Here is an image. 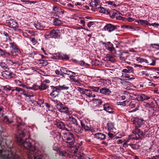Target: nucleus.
Masks as SVG:
<instances>
[{"instance_id":"1","label":"nucleus","mask_w":159,"mask_h":159,"mask_svg":"<svg viewBox=\"0 0 159 159\" xmlns=\"http://www.w3.org/2000/svg\"><path fill=\"white\" fill-rule=\"evenodd\" d=\"M20 132L16 137L17 142L18 144L23 145L25 148L27 149V154L28 159H44L42 155L36 152L35 148L29 142L28 139H26L25 141L24 140L25 136L24 132L22 131Z\"/></svg>"},{"instance_id":"2","label":"nucleus","mask_w":159,"mask_h":159,"mask_svg":"<svg viewBox=\"0 0 159 159\" xmlns=\"http://www.w3.org/2000/svg\"><path fill=\"white\" fill-rule=\"evenodd\" d=\"M63 134L64 141L68 144L69 147H71L75 142L74 135L70 132L64 133Z\"/></svg>"},{"instance_id":"3","label":"nucleus","mask_w":159,"mask_h":159,"mask_svg":"<svg viewBox=\"0 0 159 159\" xmlns=\"http://www.w3.org/2000/svg\"><path fill=\"white\" fill-rule=\"evenodd\" d=\"M119 99L120 100H125L122 102H119L118 105L125 106L126 105L129 104L128 102H130L131 99V96L129 93H125L119 97Z\"/></svg>"},{"instance_id":"4","label":"nucleus","mask_w":159,"mask_h":159,"mask_svg":"<svg viewBox=\"0 0 159 159\" xmlns=\"http://www.w3.org/2000/svg\"><path fill=\"white\" fill-rule=\"evenodd\" d=\"M9 44L10 45V48L11 49V52L13 55L16 56L20 54L21 52L20 49L15 43H10Z\"/></svg>"},{"instance_id":"5","label":"nucleus","mask_w":159,"mask_h":159,"mask_svg":"<svg viewBox=\"0 0 159 159\" xmlns=\"http://www.w3.org/2000/svg\"><path fill=\"white\" fill-rule=\"evenodd\" d=\"M56 107L58 110L61 112L65 114H67L69 112V111L68 107L61 102H59V103L57 104Z\"/></svg>"},{"instance_id":"6","label":"nucleus","mask_w":159,"mask_h":159,"mask_svg":"<svg viewBox=\"0 0 159 159\" xmlns=\"http://www.w3.org/2000/svg\"><path fill=\"white\" fill-rule=\"evenodd\" d=\"M47 36L55 39H59L61 36V33L58 30L53 29L50 31L49 34Z\"/></svg>"},{"instance_id":"7","label":"nucleus","mask_w":159,"mask_h":159,"mask_svg":"<svg viewBox=\"0 0 159 159\" xmlns=\"http://www.w3.org/2000/svg\"><path fill=\"white\" fill-rule=\"evenodd\" d=\"M5 23L7 26L14 29L17 28L19 27L17 22L13 19L6 20Z\"/></svg>"},{"instance_id":"8","label":"nucleus","mask_w":159,"mask_h":159,"mask_svg":"<svg viewBox=\"0 0 159 159\" xmlns=\"http://www.w3.org/2000/svg\"><path fill=\"white\" fill-rule=\"evenodd\" d=\"M132 139H138L141 138L143 136V133L139 129L135 128L133 131Z\"/></svg>"},{"instance_id":"9","label":"nucleus","mask_w":159,"mask_h":159,"mask_svg":"<svg viewBox=\"0 0 159 159\" xmlns=\"http://www.w3.org/2000/svg\"><path fill=\"white\" fill-rule=\"evenodd\" d=\"M47 23L44 21H35L34 22V25L37 29L43 30L44 28L46 27Z\"/></svg>"},{"instance_id":"10","label":"nucleus","mask_w":159,"mask_h":159,"mask_svg":"<svg viewBox=\"0 0 159 159\" xmlns=\"http://www.w3.org/2000/svg\"><path fill=\"white\" fill-rule=\"evenodd\" d=\"M1 75L5 78L11 79L14 77L15 75L10 70H5L1 73Z\"/></svg>"},{"instance_id":"11","label":"nucleus","mask_w":159,"mask_h":159,"mask_svg":"<svg viewBox=\"0 0 159 159\" xmlns=\"http://www.w3.org/2000/svg\"><path fill=\"white\" fill-rule=\"evenodd\" d=\"M80 124L82 127L85 131L89 130V120L88 119H83L80 120Z\"/></svg>"},{"instance_id":"12","label":"nucleus","mask_w":159,"mask_h":159,"mask_svg":"<svg viewBox=\"0 0 159 159\" xmlns=\"http://www.w3.org/2000/svg\"><path fill=\"white\" fill-rule=\"evenodd\" d=\"M97 23L96 22L90 21V31H91V34H90V36L91 35L95 36L96 29L97 27Z\"/></svg>"},{"instance_id":"13","label":"nucleus","mask_w":159,"mask_h":159,"mask_svg":"<svg viewBox=\"0 0 159 159\" xmlns=\"http://www.w3.org/2000/svg\"><path fill=\"white\" fill-rule=\"evenodd\" d=\"M91 2H90V7H92L91 9V10L92 11H94L95 10L99 7H97V6L100 3L99 0H91Z\"/></svg>"},{"instance_id":"14","label":"nucleus","mask_w":159,"mask_h":159,"mask_svg":"<svg viewBox=\"0 0 159 159\" xmlns=\"http://www.w3.org/2000/svg\"><path fill=\"white\" fill-rule=\"evenodd\" d=\"M51 88L52 89V92L50 93V95L53 98H55L58 95V93L59 92V91L57 87L51 86Z\"/></svg>"},{"instance_id":"15","label":"nucleus","mask_w":159,"mask_h":159,"mask_svg":"<svg viewBox=\"0 0 159 159\" xmlns=\"http://www.w3.org/2000/svg\"><path fill=\"white\" fill-rule=\"evenodd\" d=\"M57 55L59 57V60H62L63 61H68L70 58L69 56L65 53L59 52V54Z\"/></svg>"},{"instance_id":"16","label":"nucleus","mask_w":159,"mask_h":159,"mask_svg":"<svg viewBox=\"0 0 159 159\" xmlns=\"http://www.w3.org/2000/svg\"><path fill=\"white\" fill-rule=\"evenodd\" d=\"M116 29V26L111 24H109L106 25L104 29L105 31H107L109 32H111Z\"/></svg>"},{"instance_id":"17","label":"nucleus","mask_w":159,"mask_h":159,"mask_svg":"<svg viewBox=\"0 0 159 159\" xmlns=\"http://www.w3.org/2000/svg\"><path fill=\"white\" fill-rule=\"evenodd\" d=\"M79 147L78 146L72 147H71L72 153H76L75 156L78 157L77 159H81L82 157V155L80 153H76L78 151Z\"/></svg>"},{"instance_id":"18","label":"nucleus","mask_w":159,"mask_h":159,"mask_svg":"<svg viewBox=\"0 0 159 159\" xmlns=\"http://www.w3.org/2000/svg\"><path fill=\"white\" fill-rule=\"evenodd\" d=\"M53 19L52 23L53 25L55 26H59L63 24V22L58 18L54 17H51Z\"/></svg>"},{"instance_id":"19","label":"nucleus","mask_w":159,"mask_h":159,"mask_svg":"<svg viewBox=\"0 0 159 159\" xmlns=\"http://www.w3.org/2000/svg\"><path fill=\"white\" fill-rule=\"evenodd\" d=\"M2 117L3 121L7 124H11L13 122L12 118H8L7 116L4 115L3 113L2 114Z\"/></svg>"},{"instance_id":"20","label":"nucleus","mask_w":159,"mask_h":159,"mask_svg":"<svg viewBox=\"0 0 159 159\" xmlns=\"http://www.w3.org/2000/svg\"><path fill=\"white\" fill-rule=\"evenodd\" d=\"M91 102H92L93 105L94 106L100 105L102 103V101L98 98L92 99Z\"/></svg>"},{"instance_id":"21","label":"nucleus","mask_w":159,"mask_h":159,"mask_svg":"<svg viewBox=\"0 0 159 159\" xmlns=\"http://www.w3.org/2000/svg\"><path fill=\"white\" fill-rule=\"evenodd\" d=\"M143 120L142 119H139L138 117L134 118L133 120L134 123L135 125H137L138 126L140 127L141 125L143 124Z\"/></svg>"},{"instance_id":"22","label":"nucleus","mask_w":159,"mask_h":159,"mask_svg":"<svg viewBox=\"0 0 159 159\" xmlns=\"http://www.w3.org/2000/svg\"><path fill=\"white\" fill-rule=\"evenodd\" d=\"M94 136L95 138L100 140L105 139L106 137L105 134L100 133H98L95 134Z\"/></svg>"},{"instance_id":"23","label":"nucleus","mask_w":159,"mask_h":159,"mask_svg":"<svg viewBox=\"0 0 159 159\" xmlns=\"http://www.w3.org/2000/svg\"><path fill=\"white\" fill-rule=\"evenodd\" d=\"M134 71V70L133 67L129 66H127L126 67V68L122 70V72L125 73H130L131 72H133Z\"/></svg>"},{"instance_id":"24","label":"nucleus","mask_w":159,"mask_h":159,"mask_svg":"<svg viewBox=\"0 0 159 159\" xmlns=\"http://www.w3.org/2000/svg\"><path fill=\"white\" fill-rule=\"evenodd\" d=\"M100 92L101 93L104 94H109L111 92V91L108 89L105 88L101 89L100 90Z\"/></svg>"},{"instance_id":"25","label":"nucleus","mask_w":159,"mask_h":159,"mask_svg":"<svg viewBox=\"0 0 159 159\" xmlns=\"http://www.w3.org/2000/svg\"><path fill=\"white\" fill-rule=\"evenodd\" d=\"M104 110L107 112L109 113H112V108L109 106L108 104H105L104 105Z\"/></svg>"},{"instance_id":"26","label":"nucleus","mask_w":159,"mask_h":159,"mask_svg":"<svg viewBox=\"0 0 159 159\" xmlns=\"http://www.w3.org/2000/svg\"><path fill=\"white\" fill-rule=\"evenodd\" d=\"M100 10L99 12L101 13H103L105 14H108L110 12V10L107 8H105L102 7H100Z\"/></svg>"},{"instance_id":"27","label":"nucleus","mask_w":159,"mask_h":159,"mask_svg":"<svg viewBox=\"0 0 159 159\" xmlns=\"http://www.w3.org/2000/svg\"><path fill=\"white\" fill-rule=\"evenodd\" d=\"M75 74V73L70 71V73H69L68 75H70V78L71 80H72L74 82H77L78 80H77L74 78Z\"/></svg>"},{"instance_id":"28","label":"nucleus","mask_w":159,"mask_h":159,"mask_svg":"<svg viewBox=\"0 0 159 159\" xmlns=\"http://www.w3.org/2000/svg\"><path fill=\"white\" fill-rule=\"evenodd\" d=\"M2 150L0 149V159H11L9 157V154H7L5 155L2 154Z\"/></svg>"},{"instance_id":"29","label":"nucleus","mask_w":159,"mask_h":159,"mask_svg":"<svg viewBox=\"0 0 159 159\" xmlns=\"http://www.w3.org/2000/svg\"><path fill=\"white\" fill-rule=\"evenodd\" d=\"M48 87V85L46 84H45L42 82L39 87H38V88H39L40 90H45Z\"/></svg>"},{"instance_id":"30","label":"nucleus","mask_w":159,"mask_h":159,"mask_svg":"<svg viewBox=\"0 0 159 159\" xmlns=\"http://www.w3.org/2000/svg\"><path fill=\"white\" fill-rule=\"evenodd\" d=\"M107 49L111 52L114 56H117L116 51L114 48L108 47Z\"/></svg>"},{"instance_id":"31","label":"nucleus","mask_w":159,"mask_h":159,"mask_svg":"<svg viewBox=\"0 0 159 159\" xmlns=\"http://www.w3.org/2000/svg\"><path fill=\"white\" fill-rule=\"evenodd\" d=\"M82 128L80 127L79 126H78V127H76V128H74V131L75 132L78 134H80L82 132L83 129Z\"/></svg>"},{"instance_id":"32","label":"nucleus","mask_w":159,"mask_h":159,"mask_svg":"<svg viewBox=\"0 0 159 159\" xmlns=\"http://www.w3.org/2000/svg\"><path fill=\"white\" fill-rule=\"evenodd\" d=\"M6 55L10 56V53L7 52L6 50H3L0 48V56L3 57Z\"/></svg>"},{"instance_id":"33","label":"nucleus","mask_w":159,"mask_h":159,"mask_svg":"<svg viewBox=\"0 0 159 159\" xmlns=\"http://www.w3.org/2000/svg\"><path fill=\"white\" fill-rule=\"evenodd\" d=\"M60 71L61 72L64 73L66 75H68V74L70 72V71L68 70L67 68L63 67H61L60 69Z\"/></svg>"},{"instance_id":"34","label":"nucleus","mask_w":159,"mask_h":159,"mask_svg":"<svg viewBox=\"0 0 159 159\" xmlns=\"http://www.w3.org/2000/svg\"><path fill=\"white\" fill-rule=\"evenodd\" d=\"M136 60L137 61H138L139 63H148V61L147 59H143L139 57H136Z\"/></svg>"},{"instance_id":"35","label":"nucleus","mask_w":159,"mask_h":159,"mask_svg":"<svg viewBox=\"0 0 159 159\" xmlns=\"http://www.w3.org/2000/svg\"><path fill=\"white\" fill-rule=\"evenodd\" d=\"M91 64L93 66H98L101 65V62L95 59L92 61Z\"/></svg>"},{"instance_id":"36","label":"nucleus","mask_w":159,"mask_h":159,"mask_svg":"<svg viewBox=\"0 0 159 159\" xmlns=\"http://www.w3.org/2000/svg\"><path fill=\"white\" fill-rule=\"evenodd\" d=\"M107 130L110 131L113 129L114 125L111 122H108L107 124Z\"/></svg>"},{"instance_id":"37","label":"nucleus","mask_w":159,"mask_h":159,"mask_svg":"<svg viewBox=\"0 0 159 159\" xmlns=\"http://www.w3.org/2000/svg\"><path fill=\"white\" fill-rule=\"evenodd\" d=\"M140 101H143L149 99L150 98L145 95L142 94L140 96Z\"/></svg>"},{"instance_id":"38","label":"nucleus","mask_w":159,"mask_h":159,"mask_svg":"<svg viewBox=\"0 0 159 159\" xmlns=\"http://www.w3.org/2000/svg\"><path fill=\"white\" fill-rule=\"evenodd\" d=\"M120 14L121 15L122 14L120 13L119 12L117 11H114L112 13V15L111 16V17L112 18H113L115 17H116V16Z\"/></svg>"},{"instance_id":"39","label":"nucleus","mask_w":159,"mask_h":159,"mask_svg":"<svg viewBox=\"0 0 159 159\" xmlns=\"http://www.w3.org/2000/svg\"><path fill=\"white\" fill-rule=\"evenodd\" d=\"M57 126L61 129H65V125L64 123L61 122L57 124Z\"/></svg>"},{"instance_id":"40","label":"nucleus","mask_w":159,"mask_h":159,"mask_svg":"<svg viewBox=\"0 0 159 159\" xmlns=\"http://www.w3.org/2000/svg\"><path fill=\"white\" fill-rule=\"evenodd\" d=\"M57 87L59 91L60 90H67L69 89V87L66 86L65 84H64L62 86L60 85Z\"/></svg>"},{"instance_id":"41","label":"nucleus","mask_w":159,"mask_h":159,"mask_svg":"<svg viewBox=\"0 0 159 159\" xmlns=\"http://www.w3.org/2000/svg\"><path fill=\"white\" fill-rule=\"evenodd\" d=\"M124 76L125 78L128 79L129 80H132L134 79V78L133 77L132 75H129L128 74H125L124 75Z\"/></svg>"},{"instance_id":"42","label":"nucleus","mask_w":159,"mask_h":159,"mask_svg":"<svg viewBox=\"0 0 159 159\" xmlns=\"http://www.w3.org/2000/svg\"><path fill=\"white\" fill-rule=\"evenodd\" d=\"M2 87L5 90L7 91H9L11 90H12V89H11L12 88H11L10 86L8 85L4 86H2Z\"/></svg>"},{"instance_id":"43","label":"nucleus","mask_w":159,"mask_h":159,"mask_svg":"<svg viewBox=\"0 0 159 159\" xmlns=\"http://www.w3.org/2000/svg\"><path fill=\"white\" fill-rule=\"evenodd\" d=\"M138 22L139 23H140L142 25H148L149 24L148 22L146 20H139Z\"/></svg>"},{"instance_id":"44","label":"nucleus","mask_w":159,"mask_h":159,"mask_svg":"<svg viewBox=\"0 0 159 159\" xmlns=\"http://www.w3.org/2000/svg\"><path fill=\"white\" fill-rule=\"evenodd\" d=\"M30 41L32 42V44L34 45H35L37 43V40L35 39L34 38L30 37Z\"/></svg>"},{"instance_id":"45","label":"nucleus","mask_w":159,"mask_h":159,"mask_svg":"<svg viewBox=\"0 0 159 159\" xmlns=\"http://www.w3.org/2000/svg\"><path fill=\"white\" fill-rule=\"evenodd\" d=\"M141 74L143 75H145L148 77L149 76V74L147 71H141Z\"/></svg>"},{"instance_id":"46","label":"nucleus","mask_w":159,"mask_h":159,"mask_svg":"<svg viewBox=\"0 0 159 159\" xmlns=\"http://www.w3.org/2000/svg\"><path fill=\"white\" fill-rule=\"evenodd\" d=\"M54 98H50L49 99L50 100L53 102L55 104H57V103H59V102H60L57 99H54Z\"/></svg>"},{"instance_id":"47","label":"nucleus","mask_w":159,"mask_h":159,"mask_svg":"<svg viewBox=\"0 0 159 159\" xmlns=\"http://www.w3.org/2000/svg\"><path fill=\"white\" fill-rule=\"evenodd\" d=\"M0 66L3 69L7 68V64L3 62H0Z\"/></svg>"},{"instance_id":"48","label":"nucleus","mask_w":159,"mask_h":159,"mask_svg":"<svg viewBox=\"0 0 159 159\" xmlns=\"http://www.w3.org/2000/svg\"><path fill=\"white\" fill-rule=\"evenodd\" d=\"M70 121L72 123V124H73L74 125L76 126H78V123L77 119H75L73 120H70Z\"/></svg>"},{"instance_id":"49","label":"nucleus","mask_w":159,"mask_h":159,"mask_svg":"<svg viewBox=\"0 0 159 159\" xmlns=\"http://www.w3.org/2000/svg\"><path fill=\"white\" fill-rule=\"evenodd\" d=\"M79 63L78 64H80V66H84L85 65H88L89 66V65L88 64H85V62L83 61H79Z\"/></svg>"},{"instance_id":"50","label":"nucleus","mask_w":159,"mask_h":159,"mask_svg":"<svg viewBox=\"0 0 159 159\" xmlns=\"http://www.w3.org/2000/svg\"><path fill=\"white\" fill-rule=\"evenodd\" d=\"M40 64H42L43 66H44L47 65V61H45L44 60H42L40 61Z\"/></svg>"},{"instance_id":"51","label":"nucleus","mask_w":159,"mask_h":159,"mask_svg":"<svg viewBox=\"0 0 159 159\" xmlns=\"http://www.w3.org/2000/svg\"><path fill=\"white\" fill-rule=\"evenodd\" d=\"M53 11L55 12H58L59 11L58 7L56 5H54Z\"/></svg>"},{"instance_id":"52","label":"nucleus","mask_w":159,"mask_h":159,"mask_svg":"<svg viewBox=\"0 0 159 159\" xmlns=\"http://www.w3.org/2000/svg\"><path fill=\"white\" fill-rule=\"evenodd\" d=\"M22 89L18 87H15L14 89H12V91L13 92L14 90H16L18 92L21 91Z\"/></svg>"},{"instance_id":"53","label":"nucleus","mask_w":159,"mask_h":159,"mask_svg":"<svg viewBox=\"0 0 159 159\" xmlns=\"http://www.w3.org/2000/svg\"><path fill=\"white\" fill-rule=\"evenodd\" d=\"M59 54V52L55 53L54 54V55L52 56V58L54 59H58L59 60V57H58V55L57 54Z\"/></svg>"},{"instance_id":"54","label":"nucleus","mask_w":159,"mask_h":159,"mask_svg":"<svg viewBox=\"0 0 159 159\" xmlns=\"http://www.w3.org/2000/svg\"><path fill=\"white\" fill-rule=\"evenodd\" d=\"M90 88H91L92 89V90L93 91H94L95 92H98V88L94 87H90Z\"/></svg>"},{"instance_id":"55","label":"nucleus","mask_w":159,"mask_h":159,"mask_svg":"<svg viewBox=\"0 0 159 159\" xmlns=\"http://www.w3.org/2000/svg\"><path fill=\"white\" fill-rule=\"evenodd\" d=\"M66 152L64 151H61L60 152V155L62 156H66Z\"/></svg>"},{"instance_id":"56","label":"nucleus","mask_w":159,"mask_h":159,"mask_svg":"<svg viewBox=\"0 0 159 159\" xmlns=\"http://www.w3.org/2000/svg\"><path fill=\"white\" fill-rule=\"evenodd\" d=\"M117 80L118 81H120V83L122 84H123L124 83H125V81L124 80L120 78H117Z\"/></svg>"},{"instance_id":"57","label":"nucleus","mask_w":159,"mask_h":159,"mask_svg":"<svg viewBox=\"0 0 159 159\" xmlns=\"http://www.w3.org/2000/svg\"><path fill=\"white\" fill-rule=\"evenodd\" d=\"M3 33L4 35L6 37H8L10 41H11V39H10V37L9 36L8 34L5 31H3Z\"/></svg>"},{"instance_id":"58","label":"nucleus","mask_w":159,"mask_h":159,"mask_svg":"<svg viewBox=\"0 0 159 159\" xmlns=\"http://www.w3.org/2000/svg\"><path fill=\"white\" fill-rule=\"evenodd\" d=\"M116 19L117 20H124V18L122 17L121 16L118 15L116 17Z\"/></svg>"},{"instance_id":"59","label":"nucleus","mask_w":159,"mask_h":159,"mask_svg":"<svg viewBox=\"0 0 159 159\" xmlns=\"http://www.w3.org/2000/svg\"><path fill=\"white\" fill-rule=\"evenodd\" d=\"M26 97H28L29 98H31V97H33L34 96V95L33 94H31V93H29L27 92L26 95L25 96Z\"/></svg>"},{"instance_id":"60","label":"nucleus","mask_w":159,"mask_h":159,"mask_svg":"<svg viewBox=\"0 0 159 159\" xmlns=\"http://www.w3.org/2000/svg\"><path fill=\"white\" fill-rule=\"evenodd\" d=\"M31 34L32 36H34L37 35V32L36 31H32Z\"/></svg>"},{"instance_id":"61","label":"nucleus","mask_w":159,"mask_h":159,"mask_svg":"<svg viewBox=\"0 0 159 159\" xmlns=\"http://www.w3.org/2000/svg\"><path fill=\"white\" fill-rule=\"evenodd\" d=\"M21 92L22 93H21V94H23L24 96H25L26 95V94L28 92L24 90V89H22V90L21 91Z\"/></svg>"},{"instance_id":"62","label":"nucleus","mask_w":159,"mask_h":159,"mask_svg":"<svg viewBox=\"0 0 159 159\" xmlns=\"http://www.w3.org/2000/svg\"><path fill=\"white\" fill-rule=\"evenodd\" d=\"M126 20L128 21L132 22L134 20V19L132 18L128 17L126 18Z\"/></svg>"},{"instance_id":"63","label":"nucleus","mask_w":159,"mask_h":159,"mask_svg":"<svg viewBox=\"0 0 159 159\" xmlns=\"http://www.w3.org/2000/svg\"><path fill=\"white\" fill-rule=\"evenodd\" d=\"M3 107L0 104V113H2L3 111Z\"/></svg>"},{"instance_id":"64","label":"nucleus","mask_w":159,"mask_h":159,"mask_svg":"<svg viewBox=\"0 0 159 159\" xmlns=\"http://www.w3.org/2000/svg\"><path fill=\"white\" fill-rule=\"evenodd\" d=\"M44 104L48 108V109L51 107V105L48 103L45 102L44 103Z\"/></svg>"}]
</instances>
